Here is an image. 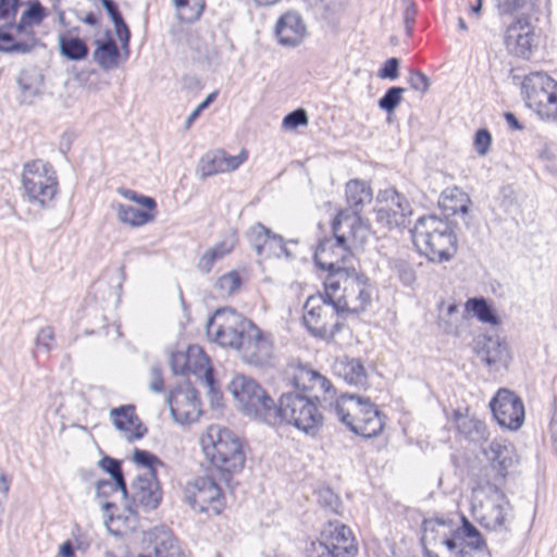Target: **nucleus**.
Instances as JSON below:
<instances>
[{
  "label": "nucleus",
  "mask_w": 557,
  "mask_h": 557,
  "mask_svg": "<svg viewBox=\"0 0 557 557\" xmlns=\"http://www.w3.org/2000/svg\"><path fill=\"white\" fill-rule=\"evenodd\" d=\"M453 524V521L449 519L444 518H430L423 520V532L425 536H428L429 533H435L437 527H448L450 528Z\"/></svg>",
  "instance_id": "obj_59"
},
{
  "label": "nucleus",
  "mask_w": 557,
  "mask_h": 557,
  "mask_svg": "<svg viewBox=\"0 0 557 557\" xmlns=\"http://www.w3.org/2000/svg\"><path fill=\"white\" fill-rule=\"evenodd\" d=\"M531 109L534 110L541 119L557 123V82L556 88L550 89L543 101L537 102V104H534Z\"/></svg>",
  "instance_id": "obj_41"
},
{
  "label": "nucleus",
  "mask_w": 557,
  "mask_h": 557,
  "mask_svg": "<svg viewBox=\"0 0 557 557\" xmlns=\"http://www.w3.org/2000/svg\"><path fill=\"white\" fill-rule=\"evenodd\" d=\"M376 201V222L387 228L403 225L405 218L411 213L408 200L395 188L381 190Z\"/></svg>",
  "instance_id": "obj_17"
},
{
  "label": "nucleus",
  "mask_w": 557,
  "mask_h": 557,
  "mask_svg": "<svg viewBox=\"0 0 557 557\" xmlns=\"http://www.w3.org/2000/svg\"><path fill=\"white\" fill-rule=\"evenodd\" d=\"M389 268L405 286H411L417 280V273L411 263L405 259H392Z\"/></svg>",
  "instance_id": "obj_43"
},
{
  "label": "nucleus",
  "mask_w": 557,
  "mask_h": 557,
  "mask_svg": "<svg viewBox=\"0 0 557 557\" xmlns=\"http://www.w3.org/2000/svg\"><path fill=\"white\" fill-rule=\"evenodd\" d=\"M166 401L173 419L180 424L198 421L201 414L197 391L189 384L180 386L168 394Z\"/></svg>",
  "instance_id": "obj_18"
},
{
  "label": "nucleus",
  "mask_w": 557,
  "mask_h": 557,
  "mask_svg": "<svg viewBox=\"0 0 557 557\" xmlns=\"http://www.w3.org/2000/svg\"><path fill=\"white\" fill-rule=\"evenodd\" d=\"M243 161L244 148L236 156H231L223 149L209 150L199 159L197 174L203 180L216 174L232 172Z\"/></svg>",
  "instance_id": "obj_20"
},
{
  "label": "nucleus",
  "mask_w": 557,
  "mask_h": 557,
  "mask_svg": "<svg viewBox=\"0 0 557 557\" xmlns=\"http://www.w3.org/2000/svg\"><path fill=\"white\" fill-rule=\"evenodd\" d=\"M468 311L472 312L481 322L498 324V318L492 306L482 297L470 298L466 302Z\"/></svg>",
  "instance_id": "obj_39"
},
{
  "label": "nucleus",
  "mask_w": 557,
  "mask_h": 557,
  "mask_svg": "<svg viewBox=\"0 0 557 557\" xmlns=\"http://www.w3.org/2000/svg\"><path fill=\"white\" fill-rule=\"evenodd\" d=\"M246 237L259 257L280 258L284 256L287 259L293 258L292 252L285 245L284 238L281 235L274 234L261 223H256L251 226Z\"/></svg>",
  "instance_id": "obj_19"
},
{
  "label": "nucleus",
  "mask_w": 557,
  "mask_h": 557,
  "mask_svg": "<svg viewBox=\"0 0 557 557\" xmlns=\"http://www.w3.org/2000/svg\"><path fill=\"white\" fill-rule=\"evenodd\" d=\"M329 413L351 432L366 438L377 436L384 428V414L370 401L355 394H343L331 403Z\"/></svg>",
  "instance_id": "obj_4"
},
{
  "label": "nucleus",
  "mask_w": 557,
  "mask_h": 557,
  "mask_svg": "<svg viewBox=\"0 0 557 557\" xmlns=\"http://www.w3.org/2000/svg\"><path fill=\"white\" fill-rule=\"evenodd\" d=\"M188 373L198 376L203 385L208 388L211 401H218L221 398L220 393L215 389L213 369L210 360L203 349L198 345H189L187 347Z\"/></svg>",
  "instance_id": "obj_23"
},
{
  "label": "nucleus",
  "mask_w": 557,
  "mask_h": 557,
  "mask_svg": "<svg viewBox=\"0 0 557 557\" xmlns=\"http://www.w3.org/2000/svg\"><path fill=\"white\" fill-rule=\"evenodd\" d=\"M175 9L181 22L193 23L200 17L205 9V0H187L186 4L175 7Z\"/></svg>",
  "instance_id": "obj_45"
},
{
  "label": "nucleus",
  "mask_w": 557,
  "mask_h": 557,
  "mask_svg": "<svg viewBox=\"0 0 557 557\" xmlns=\"http://www.w3.org/2000/svg\"><path fill=\"white\" fill-rule=\"evenodd\" d=\"M412 240L419 252L432 262L450 260L457 251V236L447 220L435 215L418 219Z\"/></svg>",
  "instance_id": "obj_5"
},
{
  "label": "nucleus",
  "mask_w": 557,
  "mask_h": 557,
  "mask_svg": "<svg viewBox=\"0 0 557 557\" xmlns=\"http://www.w3.org/2000/svg\"><path fill=\"white\" fill-rule=\"evenodd\" d=\"M132 460L139 467H143L149 471L147 475L157 473V467H163L164 463L156 455L148 450L135 448L133 451Z\"/></svg>",
  "instance_id": "obj_46"
},
{
  "label": "nucleus",
  "mask_w": 557,
  "mask_h": 557,
  "mask_svg": "<svg viewBox=\"0 0 557 557\" xmlns=\"http://www.w3.org/2000/svg\"><path fill=\"white\" fill-rule=\"evenodd\" d=\"M119 194L124 198L134 201L143 207H145L149 211H154L157 203L153 198L143 195H137L136 191L126 188H119Z\"/></svg>",
  "instance_id": "obj_49"
},
{
  "label": "nucleus",
  "mask_w": 557,
  "mask_h": 557,
  "mask_svg": "<svg viewBox=\"0 0 557 557\" xmlns=\"http://www.w3.org/2000/svg\"><path fill=\"white\" fill-rule=\"evenodd\" d=\"M499 14H511L522 9L528 0H494Z\"/></svg>",
  "instance_id": "obj_58"
},
{
  "label": "nucleus",
  "mask_w": 557,
  "mask_h": 557,
  "mask_svg": "<svg viewBox=\"0 0 557 557\" xmlns=\"http://www.w3.org/2000/svg\"><path fill=\"white\" fill-rule=\"evenodd\" d=\"M227 391L237 403V408L244 410V375H236L227 385Z\"/></svg>",
  "instance_id": "obj_52"
},
{
  "label": "nucleus",
  "mask_w": 557,
  "mask_h": 557,
  "mask_svg": "<svg viewBox=\"0 0 557 557\" xmlns=\"http://www.w3.org/2000/svg\"><path fill=\"white\" fill-rule=\"evenodd\" d=\"M17 83L25 100H29L38 96L41 89L40 75L35 71H22Z\"/></svg>",
  "instance_id": "obj_40"
},
{
  "label": "nucleus",
  "mask_w": 557,
  "mask_h": 557,
  "mask_svg": "<svg viewBox=\"0 0 557 557\" xmlns=\"http://www.w3.org/2000/svg\"><path fill=\"white\" fill-rule=\"evenodd\" d=\"M293 385L297 389L307 391V389H319L324 394V401L331 400L329 404L333 403V398L335 396V388L333 387L331 381L322 375L321 373L300 366L297 369L296 374L292 379ZM337 399L334 400V403ZM330 405H322L323 409L329 412L327 408Z\"/></svg>",
  "instance_id": "obj_26"
},
{
  "label": "nucleus",
  "mask_w": 557,
  "mask_h": 557,
  "mask_svg": "<svg viewBox=\"0 0 557 557\" xmlns=\"http://www.w3.org/2000/svg\"><path fill=\"white\" fill-rule=\"evenodd\" d=\"M534 41V33L531 24L523 18H517L507 26L504 42L509 53L528 59Z\"/></svg>",
  "instance_id": "obj_22"
},
{
  "label": "nucleus",
  "mask_w": 557,
  "mask_h": 557,
  "mask_svg": "<svg viewBox=\"0 0 557 557\" xmlns=\"http://www.w3.org/2000/svg\"><path fill=\"white\" fill-rule=\"evenodd\" d=\"M10 29L13 32L14 38L17 39L15 47L16 53H27L36 45V36L33 25L20 18L16 24H9Z\"/></svg>",
  "instance_id": "obj_35"
},
{
  "label": "nucleus",
  "mask_w": 557,
  "mask_h": 557,
  "mask_svg": "<svg viewBox=\"0 0 557 557\" xmlns=\"http://www.w3.org/2000/svg\"><path fill=\"white\" fill-rule=\"evenodd\" d=\"M473 144L476 153L480 156H485L490 151L492 145L491 133L486 128L476 131Z\"/></svg>",
  "instance_id": "obj_53"
},
{
  "label": "nucleus",
  "mask_w": 557,
  "mask_h": 557,
  "mask_svg": "<svg viewBox=\"0 0 557 557\" xmlns=\"http://www.w3.org/2000/svg\"><path fill=\"white\" fill-rule=\"evenodd\" d=\"M35 346L37 349L49 354L55 346L54 330L51 326L40 329L35 338Z\"/></svg>",
  "instance_id": "obj_48"
},
{
  "label": "nucleus",
  "mask_w": 557,
  "mask_h": 557,
  "mask_svg": "<svg viewBox=\"0 0 557 557\" xmlns=\"http://www.w3.org/2000/svg\"><path fill=\"white\" fill-rule=\"evenodd\" d=\"M484 454L490 461V467L485 469V480L502 485L509 469L518 462L512 444L504 438H495L488 448L484 449Z\"/></svg>",
  "instance_id": "obj_15"
},
{
  "label": "nucleus",
  "mask_w": 557,
  "mask_h": 557,
  "mask_svg": "<svg viewBox=\"0 0 557 557\" xmlns=\"http://www.w3.org/2000/svg\"><path fill=\"white\" fill-rule=\"evenodd\" d=\"M333 371L349 385L356 387L368 385V375L359 359L349 358L348 356L339 357L333 363Z\"/></svg>",
  "instance_id": "obj_30"
},
{
  "label": "nucleus",
  "mask_w": 557,
  "mask_h": 557,
  "mask_svg": "<svg viewBox=\"0 0 557 557\" xmlns=\"http://www.w3.org/2000/svg\"><path fill=\"white\" fill-rule=\"evenodd\" d=\"M476 492L483 494V498L473 504V515L479 523L486 530L508 532L513 509L500 485L481 480Z\"/></svg>",
  "instance_id": "obj_6"
},
{
  "label": "nucleus",
  "mask_w": 557,
  "mask_h": 557,
  "mask_svg": "<svg viewBox=\"0 0 557 557\" xmlns=\"http://www.w3.org/2000/svg\"><path fill=\"white\" fill-rule=\"evenodd\" d=\"M45 17V10L42 5L35 1L33 2L29 8L21 15V20L25 22H29L33 20L36 24H39Z\"/></svg>",
  "instance_id": "obj_57"
},
{
  "label": "nucleus",
  "mask_w": 557,
  "mask_h": 557,
  "mask_svg": "<svg viewBox=\"0 0 557 557\" xmlns=\"http://www.w3.org/2000/svg\"><path fill=\"white\" fill-rule=\"evenodd\" d=\"M556 88V81L544 72H533L527 75L522 82V94L525 103L532 108L543 101L550 89Z\"/></svg>",
  "instance_id": "obj_27"
},
{
  "label": "nucleus",
  "mask_w": 557,
  "mask_h": 557,
  "mask_svg": "<svg viewBox=\"0 0 557 557\" xmlns=\"http://www.w3.org/2000/svg\"><path fill=\"white\" fill-rule=\"evenodd\" d=\"M20 0H0V20L14 17L18 9Z\"/></svg>",
  "instance_id": "obj_61"
},
{
  "label": "nucleus",
  "mask_w": 557,
  "mask_h": 557,
  "mask_svg": "<svg viewBox=\"0 0 557 557\" xmlns=\"http://www.w3.org/2000/svg\"><path fill=\"white\" fill-rule=\"evenodd\" d=\"M150 382H149V388L150 391L154 393H162L163 392V377L160 367L153 366L150 368Z\"/></svg>",
  "instance_id": "obj_60"
},
{
  "label": "nucleus",
  "mask_w": 557,
  "mask_h": 557,
  "mask_svg": "<svg viewBox=\"0 0 557 557\" xmlns=\"http://www.w3.org/2000/svg\"><path fill=\"white\" fill-rule=\"evenodd\" d=\"M55 557H76L72 542L65 541L61 544Z\"/></svg>",
  "instance_id": "obj_64"
},
{
  "label": "nucleus",
  "mask_w": 557,
  "mask_h": 557,
  "mask_svg": "<svg viewBox=\"0 0 557 557\" xmlns=\"http://www.w3.org/2000/svg\"><path fill=\"white\" fill-rule=\"evenodd\" d=\"M276 362L272 333L261 330L253 321L246 319V363L267 371L275 368Z\"/></svg>",
  "instance_id": "obj_12"
},
{
  "label": "nucleus",
  "mask_w": 557,
  "mask_h": 557,
  "mask_svg": "<svg viewBox=\"0 0 557 557\" xmlns=\"http://www.w3.org/2000/svg\"><path fill=\"white\" fill-rule=\"evenodd\" d=\"M408 82L412 89L420 91L422 94L426 92L430 87L429 77L418 70L410 71Z\"/></svg>",
  "instance_id": "obj_55"
},
{
  "label": "nucleus",
  "mask_w": 557,
  "mask_h": 557,
  "mask_svg": "<svg viewBox=\"0 0 557 557\" xmlns=\"http://www.w3.org/2000/svg\"><path fill=\"white\" fill-rule=\"evenodd\" d=\"M59 48L64 57L74 61L83 60L88 53L86 44L77 37L60 36Z\"/></svg>",
  "instance_id": "obj_38"
},
{
  "label": "nucleus",
  "mask_w": 557,
  "mask_h": 557,
  "mask_svg": "<svg viewBox=\"0 0 557 557\" xmlns=\"http://www.w3.org/2000/svg\"><path fill=\"white\" fill-rule=\"evenodd\" d=\"M324 289L330 304L341 313L362 312L370 305L372 298L369 278L355 269L338 270L327 274Z\"/></svg>",
  "instance_id": "obj_3"
},
{
  "label": "nucleus",
  "mask_w": 557,
  "mask_h": 557,
  "mask_svg": "<svg viewBox=\"0 0 557 557\" xmlns=\"http://www.w3.org/2000/svg\"><path fill=\"white\" fill-rule=\"evenodd\" d=\"M96 49L94 51V59L98 65L108 71L115 69L119 64V50L113 39L96 40Z\"/></svg>",
  "instance_id": "obj_34"
},
{
  "label": "nucleus",
  "mask_w": 557,
  "mask_h": 557,
  "mask_svg": "<svg viewBox=\"0 0 557 557\" xmlns=\"http://www.w3.org/2000/svg\"><path fill=\"white\" fill-rule=\"evenodd\" d=\"M206 459L220 472L221 480L231 485L235 474L244 468V453L240 438L231 430L210 425L200 438Z\"/></svg>",
  "instance_id": "obj_2"
},
{
  "label": "nucleus",
  "mask_w": 557,
  "mask_h": 557,
  "mask_svg": "<svg viewBox=\"0 0 557 557\" xmlns=\"http://www.w3.org/2000/svg\"><path fill=\"white\" fill-rule=\"evenodd\" d=\"M473 349L476 356L493 370L506 368L510 360L508 346L498 336H476Z\"/></svg>",
  "instance_id": "obj_21"
},
{
  "label": "nucleus",
  "mask_w": 557,
  "mask_h": 557,
  "mask_svg": "<svg viewBox=\"0 0 557 557\" xmlns=\"http://www.w3.org/2000/svg\"><path fill=\"white\" fill-rule=\"evenodd\" d=\"M234 239L226 238L209 247L200 255L197 262V270L203 274L210 273L213 265L228 255L234 249Z\"/></svg>",
  "instance_id": "obj_32"
},
{
  "label": "nucleus",
  "mask_w": 557,
  "mask_h": 557,
  "mask_svg": "<svg viewBox=\"0 0 557 557\" xmlns=\"http://www.w3.org/2000/svg\"><path fill=\"white\" fill-rule=\"evenodd\" d=\"M110 416L114 426L124 433L127 441L139 440L147 432V429L143 426L135 414L133 406L114 408L111 410Z\"/></svg>",
  "instance_id": "obj_28"
},
{
  "label": "nucleus",
  "mask_w": 557,
  "mask_h": 557,
  "mask_svg": "<svg viewBox=\"0 0 557 557\" xmlns=\"http://www.w3.org/2000/svg\"><path fill=\"white\" fill-rule=\"evenodd\" d=\"M207 332L219 345L238 350L243 344L244 318L233 309H219L209 320Z\"/></svg>",
  "instance_id": "obj_13"
},
{
  "label": "nucleus",
  "mask_w": 557,
  "mask_h": 557,
  "mask_svg": "<svg viewBox=\"0 0 557 557\" xmlns=\"http://www.w3.org/2000/svg\"><path fill=\"white\" fill-rule=\"evenodd\" d=\"M278 404L253 379L246 377V417L267 423L277 424Z\"/></svg>",
  "instance_id": "obj_14"
},
{
  "label": "nucleus",
  "mask_w": 557,
  "mask_h": 557,
  "mask_svg": "<svg viewBox=\"0 0 557 557\" xmlns=\"http://www.w3.org/2000/svg\"><path fill=\"white\" fill-rule=\"evenodd\" d=\"M333 238L320 242L314 253L319 268L329 271V274L338 270H350L345 267L354 249H361L370 237V227L356 215L337 213L332 223Z\"/></svg>",
  "instance_id": "obj_1"
},
{
  "label": "nucleus",
  "mask_w": 557,
  "mask_h": 557,
  "mask_svg": "<svg viewBox=\"0 0 557 557\" xmlns=\"http://www.w3.org/2000/svg\"><path fill=\"white\" fill-rule=\"evenodd\" d=\"M242 285V277L239 273L235 270L230 271L226 274H223L215 282L214 287L218 289L219 294L223 297H230L234 293L238 292Z\"/></svg>",
  "instance_id": "obj_44"
},
{
  "label": "nucleus",
  "mask_w": 557,
  "mask_h": 557,
  "mask_svg": "<svg viewBox=\"0 0 557 557\" xmlns=\"http://www.w3.org/2000/svg\"><path fill=\"white\" fill-rule=\"evenodd\" d=\"M184 498L194 511L208 516H218L225 507L222 490L211 476L189 481L184 487Z\"/></svg>",
  "instance_id": "obj_10"
},
{
  "label": "nucleus",
  "mask_w": 557,
  "mask_h": 557,
  "mask_svg": "<svg viewBox=\"0 0 557 557\" xmlns=\"http://www.w3.org/2000/svg\"><path fill=\"white\" fill-rule=\"evenodd\" d=\"M117 220L132 227L143 226L152 222L156 218L154 211H143L128 205L117 203L114 206Z\"/></svg>",
  "instance_id": "obj_33"
},
{
  "label": "nucleus",
  "mask_w": 557,
  "mask_h": 557,
  "mask_svg": "<svg viewBox=\"0 0 557 557\" xmlns=\"http://www.w3.org/2000/svg\"><path fill=\"white\" fill-rule=\"evenodd\" d=\"M305 391L284 393L278 400L277 424L293 425L306 434L314 435L323 425V414L317 400L306 395Z\"/></svg>",
  "instance_id": "obj_7"
},
{
  "label": "nucleus",
  "mask_w": 557,
  "mask_h": 557,
  "mask_svg": "<svg viewBox=\"0 0 557 557\" xmlns=\"http://www.w3.org/2000/svg\"><path fill=\"white\" fill-rule=\"evenodd\" d=\"M405 88L399 86L389 87L382 98L379 99L377 106L381 110L393 113L403 100Z\"/></svg>",
  "instance_id": "obj_47"
},
{
  "label": "nucleus",
  "mask_w": 557,
  "mask_h": 557,
  "mask_svg": "<svg viewBox=\"0 0 557 557\" xmlns=\"http://www.w3.org/2000/svg\"><path fill=\"white\" fill-rule=\"evenodd\" d=\"M399 64L400 61L398 58L393 57L387 59L383 66L379 70L377 76L382 79H397L399 76Z\"/></svg>",
  "instance_id": "obj_51"
},
{
  "label": "nucleus",
  "mask_w": 557,
  "mask_h": 557,
  "mask_svg": "<svg viewBox=\"0 0 557 557\" xmlns=\"http://www.w3.org/2000/svg\"><path fill=\"white\" fill-rule=\"evenodd\" d=\"M497 423L505 429L516 431L524 422V406L513 392L502 388L490 403Z\"/></svg>",
  "instance_id": "obj_16"
},
{
  "label": "nucleus",
  "mask_w": 557,
  "mask_h": 557,
  "mask_svg": "<svg viewBox=\"0 0 557 557\" xmlns=\"http://www.w3.org/2000/svg\"><path fill=\"white\" fill-rule=\"evenodd\" d=\"M22 183L28 202L41 209L51 206L59 190V182L53 166L40 159L24 165Z\"/></svg>",
  "instance_id": "obj_8"
},
{
  "label": "nucleus",
  "mask_w": 557,
  "mask_h": 557,
  "mask_svg": "<svg viewBox=\"0 0 557 557\" xmlns=\"http://www.w3.org/2000/svg\"><path fill=\"white\" fill-rule=\"evenodd\" d=\"M101 3L115 26L117 37L127 46L131 36L129 29L119 12L116 3L113 0H101Z\"/></svg>",
  "instance_id": "obj_42"
},
{
  "label": "nucleus",
  "mask_w": 557,
  "mask_h": 557,
  "mask_svg": "<svg viewBox=\"0 0 557 557\" xmlns=\"http://www.w3.org/2000/svg\"><path fill=\"white\" fill-rule=\"evenodd\" d=\"M102 468L113 478L122 472L121 463L116 459L104 457L101 459Z\"/></svg>",
  "instance_id": "obj_63"
},
{
  "label": "nucleus",
  "mask_w": 557,
  "mask_h": 557,
  "mask_svg": "<svg viewBox=\"0 0 557 557\" xmlns=\"http://www.w3.org/2000/svg\"><path fill=\"white\" fill-rule=\"evenodd\" d=\"M133 499L145 510H154L162 500V488L157 473L137 475L133 485Z\"/></svg>",
  "instance_id": "obj_24"
},
{
  "label": "nucleus",
  "mask_w": 557,
  "mask_h": 557,
  "mask_svg": "<svg viewBox=\"0 0 557 557\" xmlns=\"http://www.w3.org/2000/svg\"><path fill=\"white\" fill-rule=\"evenodd\" d=\"M170 366L174 374L184 375L188 373L187 349L185 351L172 352Z\"/></svg>",
  "instance_id": "obj_50"
},
{
  "label": "nucleus",
  "mask_w": 557,
  "mask_h": 557,
  "mask_svg": "<svg viewBox=\"0 0 557 557\" xmlns=\"http://www.w3.org/2000/svg\"><path fill=\"white\" fill-rule=\"evenodd\" d=\"M153 550L156 557H177L180 555V547L174 535L165 529L154 532Z\"/></svg>",
  "instance_id": "obj_36"
},
{
  "label": "nucleus",
  "mask_w": 557,
  "mask_h": 557,
  "mask_svg": "<svg viewBox=\"0 0 557 557\" xmlns=\"http://www.w3.org/2000/svg\"><path fill=\"white\" fill-rule=\"evenodd\" d=\"M454 423L458 433L470 442L481 443L488 437L486 424L474 416L457 410L454 412Z\"/></svg>",
  "instance_id": "obj_31"
},
{
  "label": "nucleus",
  "mask_w": 557,
  "mask_h": 557,
  "mask_svg": "<svg viewBox=\"0 0 557 557\" xmlns=\"http://www.w3.org/2000/svg\"><path fill=\"white\" fill-rule=\"evenodd\" d=\"M308 124V116L304 109H297L288 113L283 120L285 128H296Z\"/></svg>",
  "instance_id": "obj_54"
},
{
  "label": "nucleus",
  "mask_w": 557,
  "mask_h": 557,
  "mask_svg": "<svg viewBox=\"0 0 557 557\" xmlns=\"http://www.w3.org/2000/svg\"><path fill=\"white\" fill-rule=\"evenodd\" d=\"M321 537L311 543L308 557H355L358 553L352 532L345 524H330Z\"/></svg>",
  "instance_id": "obj_11"
},
{
  "label": "nucleus",
  "mask_w": 557,
  "mask_h": 557,
  "mask_svg": "<svg viewBox=\"0 0 557 557\" xmlns=\"http://www.w3.org/2000/svg\"><path fill=\"white\" fill-rule=\"evenodd\" d=\"M306 24L296 11L284 13L275 25V34L278 42L286 47H296L306 36Z\"/></svg>",
  "instance_id": "obj_25"
},
{
  "label": "nucleus",
  "mask_w": 557,
  "mask_h": 557,
  "mask_svg": "<svg viewBox=\"0 0 557 557\" xmlns=\"http://www.w3.org/2000/svg\"><path fill=\"white\" fill-rule=\"evenodd\" d=\"M16 38L13 36V32L9 25L0 27V51L7 53H16L15 47Z\"/></svg>",
  "instance_id": "obj_56"
},
{
  "label": "nucleus",
  "mask_w": 557,
  "mask_h": 557,
  "mask_svg": "<svg viewBox=\"0 0 557 557\" xmlns=\"http://www.w3.org/2000/svg\"><path fill=\"white\" fill-rule=\"evenodd\" d=\"M449 196L448 197H457V196H460L461 198V205L459 208H453L454 212L457 213V212H461L463 214L468 213L469 211V203H470V199L468 197V195H466L465 193H462L459 188L455 187L454 189L449 190Z\"/></svg>",
  "instance_id": "obj_62"
},
{
  "label": "nucleus",
  "mask_w": 557,
  "mask_h": 557,
  "mask_svg": "<svg viewBox=\"0 0 557 557\" xmlns=\"http://www.w3.org/2000/svg\"><path fill=\"white\" fill-rule=\"evenodd\" d=\"M345 193L348 207L338 213L354 214L359 220H362L360 213L363 207L371 202L373 197L371 187L363 181L351 180L346 184Z\"/></svg>",
  "instance_id": "obj_29"
},
{
  "label": "nucleus",
  "mask_w": 557,
  "mask_h": 557,
  "mask_svg": "<svg viewBox=\"0 0 557 557\" xmlns=\"http://www.w3.org/2000/svg\"><path fill=\"white\" fill-rule=\"evenodd\" d=\"M457 537H460L465 547L481 550L486 547L480 531L466 518L462 517V525L456 530Z\"/></svg>",
  "instance_id": "obj_37"
},
{
  "label": "nucleus",
  "mask_w": 557,
  "mask_h": 557,
  "mask_svg": "<svg viewBox=\"0 0 557 557\" xmlns=\"http://www.w3.org/2000/svg\"><path fill=\"white\" fill-rule=\"evenodd\" d=\"M339 314L325 293L310 296L305 305L304 324L314 337L331 342L344 326Z\"/></svg>",
  "instance_id": "obj_9"
}]
</instances>
